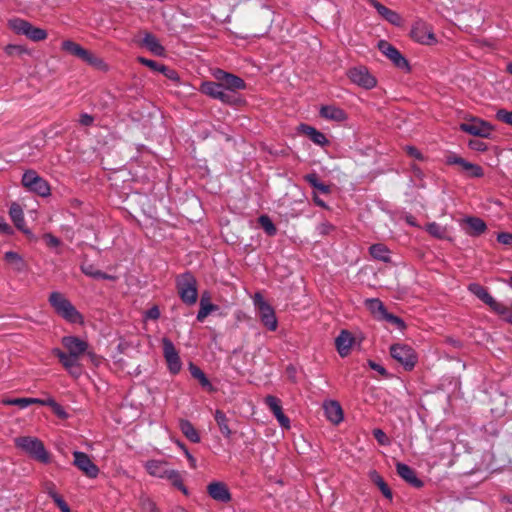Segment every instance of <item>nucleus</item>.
<instances>
[{"label":"nucleus","instance_id":"nucleus-52","mask_svg":"<svg viewBox=\"0 0 512 512\" xmlns=\"http://www.w3.org/2000/svg\"><path fill=\"white\" fill-rule=\"evenodd\" d=\"M445 162L447 165H458L463 168L466 160L455 153H450L446 156Z\"/></svg>","mask_w":512,"mask_h":512},{"label":"nucleus","instance_id":"nucleus-16","mask_svg":"<svg viewBox=\"0 0 512 512\" xmlns=\"http://www.w3.org/2000/svg\"><path fill=\"white\" fill-rule=\"evenodd\" d=\"M208 495L220 503H228L232 496L226 483L222 481H213L207 485Z\"/></svg>","mask_w":512,"mask_h":512},{"label":"nucleus","instance_id":"nucleus-39","mask_svg":"<svg viewBox=\"0 0 512 512\" xmlns=\"http://www.w3.org/2000/svg\"><path fill=\"white\" fill-rule=\"evenodd\" d=\"M189 371H190L191 376L193 378L197 379L203 388H207L210 391L213 390L211 382L206 377L205 373L198 366H196L193 363H190Z\"/></svg>","mask_w":512,"mask_h":512},{"label":"nucleus","instance_id":"nucleus-54","mask_svg":"<svg viewBox=\"0 0 512 512\" xmlns=\"http://www.w3.org/2000/svg\"><path fill=\"white\" fill-rule=\"evenodd\" d=\"M161 73L168 78L169 80H172L174 82H179L180 78L176 70L164 65V67H161Z\"/></svg>","mask_w":512,"mask_h":512},{"label":"nucleus","instance_id":"nucleus-42","mask_svg":"<svg viewBox=\"0 0 512 512\" xmlns=\"http://www.w3.org/2000/svg\"><path fill=\"white\" fill-rule=\"evenodd\" d=\"M411 34L413 38L421 44L430 45L436 41L435 35L431 31L422 34L420 27H414L411 31Z\"/></svg>","mask_w":512,"mask_h":512},{"label":"nucleus","instance_id":"nucleus-21","mask_svg":"<svg viewBox=\"0 0 512 512\" xmlns=\"http://www.w3.org/2000/svg\"><path fill=\"white\" fill-rule=\"evenodd\" d=\"M396 471L397 474L411 486L415 488H422L424 486V482L417 477L415 471L407 464L398 462L396 464Z\"/></svg>","mask_w":512,"mask_h":512},{"label":"nucleus","instance_id":"nucleus-40","mask_svg":"<svg viewBox=\"0 0 512 512\" xmlns=\"http://www.w3.org/2000/svg\"><path fill=\"white\" fill-rule=\"evenodd\" d=\"M171 482V484L180 490L184 495H189L187 487L183 483L182 475L179 471L170 469L167 477L165 478Z\"/></svg>","mask_w":512,"mask_h":512},{"label":"nucleus","instance_id":"nucleus-3","mask_svg":"<svg viewBox=\"0 0 512 512\" xmlns=\"http://www.w3.org/2000/svg\"><path fill=\"white\" fill-rule=\"evenodd\" d=\"M14 442L17 448L21 449L32 459L44 464L50 462V454L40 439L32 436H21L15 438Z\"/></svg>","mask_w":512,"mask_h":512},{"label":"nucleus","instance_id":"nucleus-10","mask_svg":"<svg viewBox=\"0 0 512 512\" xmlns=\"http://www.w3.org/2000/svg\"><path fill=\"white\" fill-rule=\"evenodd\" d=\"M378 49L393 63L396 68L407 73L410 72L411 67L408 60L388 41L380 40L378 42Z\"/></svg>","mask_w":512,"mask_h":512},{"label":"nucleus","instance_id":"nucleus-38","mask_svg":"<svg viewBox=\"0 0 512 512\" xmlns=\"http://www.w3.org/2000/svg\"><path fill=\"white\" fill-rule=\"evenodd\" d=\"M81 271L89 277H92L94 279H104V280H113L114 277L100 271L97 269L93 264L91 263H83L81 265Z\"/></svg>","mask_w":512,"mask_h":512},{"label":"nucleus","instance_id":"nucleus-17","mask_svg":"<svg viewBox=\"0 0 512 512\" xmlns=\"http://www.w3.org/2000/svg\"><path fill=\"white\" fill-rule=\"evenodd\" d=\"M63 347L67 350V354L80 357L87 352L88 342L77 336H64L61 340Z\"/></svg>","mask_w":512,"mask_h":512},{"label":"nucleus","instance_id":"nucleus-62","mask_svg":"<svg viewBox=\"0 0 512 512\" xmlns=\"http://www.w3.org/2000/svg\"><path fill=\"white\" fill-rule=\"evenodd\" d=\"M178 446L183 450L185 456L187 457L189 463H190V466L191 468H196V459L195 457L189 452V450L187 449V447L181 443V442H178Z\"/></svg>","mask_w":512,"mask_h":512},{"label":"nucleus","instance_id":"nucleus-64","mask_svg":"<svg viewBox=\"0 0 512 512\" xmlns=\"http://www.w3.org/2000/svg\"><path fill=\"white\" fill-rule=\"evenodd\" d=\"M304 180L313 188L317 187L318 183L320 182L319 177L315 172L305 175Z\"/></svg>","mask_w":512,"mask_h":512},{"label":"nucleus","instance_id":"nucleus-43","mask_svg":"<svg viewBox=\"0 0 512 512\" xmlns=\"http://www.w3.org/2000/svg\"><path fill=\"white\" fill-rule=\"evenodd\" d=\"M217 309V306L210 303V302H207L204 295L201 297V300H200V309L197 313V320L199 322H203L204 319L213 311H215Z\"/></svg>","mask_w":512,"mask_h":512},{"label":"nucleus","instance_id":"nucleus-60","mask_svg":"<svg viewBox=\"0 0 512 512\" xmlns=\"http://www.w3.org/2000/svg\"><path fill=\"white\" fill-rule=\"evenodd\" d=\"M368 366L372 369V370H375L377 371L381 376L383 377H388V372L387 370L380 364L376 363L375 361L373 360H368Z\"/></svg>","mask_w":512,"mask_h":512},{"label":"nucleus","instance_id":"nucleus-63","mask_svg":"<svg viewBox=\"0 0 512 512\" xmlns=\"http://www.w3.org/2000/svg\"><path fill=\"white\" fill-rule=\"evenodd\" d=\"M145 317L151 320H157L160 317V310L158 306L154 305L145 312Z\"/></svg>","mask_w":512,"mask_h":512},{"label":"nucleus","instance_id":"nucleus-49","mask_svg":"<svg viewBox=\"0 0 512 512\" xmlns=\"http://www.w3.org/2000/svg\"><path fill=\"white\" fill-rule=\"evenodd\" d=\"M381 320H385V321L391 323L399 330H404L406 328V324L403 321V319H401L400 317H398L392 313H389L388 311L384 314V317Z\"/></svg>","mask_w":512,"mask_h":512},{"label":"nucleus","instance_id":"nucleus-56","mask_svg":"<svg viewBox=\"0 0 512 512\" xmlns=\"http://www.w3.org/2000/svg\"><path fill=\"white\" fill-rule=\"evenodd\" d=\"M373 436L380 445H388L389 444V439L383 430L378 429V428L374 429Z\"/></svg>","mask_w":512,"mask_h":512},{"label":"nucleus","instance_id":"nucleus-12","mask_svg":"<svg viewBox=\"0 0 512 512\" xmlns=\"http://www.w3.org/2000/svg\"><path fill=\"white\" fill-rule=\"evenodd\" d=\"M347 76L352 83L366 90L373 89L377 85V79L365 66H357L349 69Z\"/></svg>","mask_w":512,"mask_h":512},{"label":"nucleus","instance_id":"nucleus-36","mask_svg":"<svg viewBox=\"0 0 512 512\" xmlns=\"http://www.w3.org/2000/svg\"><path fill=\"white\" fill-rule=\"evenodd\" d=\"M367 309L378 319H382L387 312L383 302L377 298L367 299L365 301Z\"/></svg>","mask_w":512,"mask_h":512},{"label":"nucleus","instance_id":"nucleus-26","mask_svg":"<svg viewBox=\"0 0 512 512\" xmlns=\"http://www.w3.org/2000/svg\"><path fill=\"white\" fill-rule=\"evenodd\" d=\"M464 222L468 226L466 233L471 237H478L487 230L485 221L479 217L469 216L464 219Z\"/></svg>","mask_w":512,"mask_h":512},{"label":"nucleus","instance_id":"nucleus-44","mask_svg":"<svg viewBox=\"0 0 512 512\" xmlns=\"http://www.w3.org/2000/svg\"><path fill=\"white\" fill-rule=\"evenodd\" d=\"M61 48L63 51H65L71 55H74V56L78 57L79 59L81 58L83 51L85 49L78 43L71 41V40L63 41L61 44Z\"/></svg>","mask_w":512,"mask_h":512},{"label":"nucleus","instance_id":"nucleus-55","mask_svg":"<svg viewBox=\"0 0 512 512\" xmlns=\"http://www.w3.org/2000/svg\"><path fill=\"white\" fill-rule=\"evenodd\" d=\"M335 229V226L328 221H324L317 226L319 235H328Z\"/></svg>","mask_w":512,"mask_h":512},{"label":"nucleus","instance_id":"nucleus-18","mask_svg":"<svg viewBox=\"0 0 512 512\" xmlns=\"http://www.w3.org/2000/svg\"><path fill=\"white\" fill-rule=\"evenodd\" d=\"M264 402L269 407L271 412L274 414V416L276 417L279 424L283 428H286V429L290 428V420L283 413L280 399L273 395H268L265 397Z\"/></svg>","mask_w":512,"mask_h":512},{"label":"nucleus","instance_id":"nucleus-47","mask_svg":"<svg viewBox=\"0 0 512 512\" xmlns=\"http://www.w3.org/2000/svg\"><path fill=\"white\" fill-rule=\"evenodd\" d=\"M426 231L437 239H444L446 237L447 230L436 222H431L426 225Z\"/></svg>","mask_w":512,"mask_h":512},{"label":"nucleus","instance_id":"nucleus-41","mask_svg":"<svg viewBox=\"0 0 512 512\" xmlns=\"http://www.w3.org/2000/svg\"><path fill=\"white\" fill-rule=\"evenodd\" d=\"M370 479L377 485L384 497L387 499H392L391 489L378 472L372 471L370 473Z\"/></svg>","mask_w":512,"mask_h":512},{"label":"nucleus","instance_id":"nucleus-23","mask_svg":"<svg viewBox=\"0 0 512 512\" xmlns=\"http://www.w3.org/2000/svg\"><path fill=\"white\" fill-rule=\"evenodd\" d=\"M369 3L377 10L379 15H381L386 21L395 26L401 25L402 18L397 12L389 9L385 5L378 2L377 0H369Z\"/></svg>","mask_w":512,"mask_h":512},{"label":"nucleus","instance_id":"nucleus-51","mask_svg":"<svg viewBox=\"0 0 512 512\" xmlns=\"http://www.w3.org/2000/svg\"><path fill=\"white\" fill-rule=\"evenodd\" d=\"M495 118L512 127V111H508L506 109H499L496 114Z\"/></svg>","mask_w":512,"mask_h":512},{"label":"nucleus","instance_id":"nucleus-1","mask_svg":"<svg viewBox=\"0 0 512 512\" xmlns=\"http://www.w3.org/2000/svg\"><path fill=\"white\" fill-rule=\"evenodd\" d=\"M468 290L478 299L485 303L494 313L502 317L503 320L512 324V302L511 306H507L497 301L487 290L480 284L472 283L468 286Z\"/></svg>","mask_w":512,"mask_h":512},{"label":"nucleus","instance_id":"nucleus-34","mask_svg":"<svg viewBox=\"0 0 512 512\" xmlns=\"http://www.w3.org/2000/svg\"><path fill=\"white\" fill-rule=\"evenodd\" d=\"M84 62H86L88 65L97 68L102 71L108 70V65L104 62V60L92 52L88 51L87 49H84L83 54L80 58Z\"/></svg>","mask_w":512,"mask_h":512},{"label":"nucleus","instance_id":"nucleus-2","mask_svg":"<svg viewBox=\"0 0 512 512\" xmlns=\"http://www.w3.org/2000/svg\"><path fill=\"white\" fill-rule=\"evenodd\" d=\"M48 301L55 312L65 321L71 324L83 323L84 320L82 314L75 308L71 301L64 296V294L54 291L49 295Z\"/></svg>","mask_w":512,"mask_h":512},{"label":"nucleus","instance_id":"nucleus-50","mask_svg":"<svg viewBox=\"0 0 512 512\" xmlns=\"http://www.w3.org/2000/svg\"><path fill=\"white\" fill-rule=\"evenodd\" d=\"M137 61L140 64L149 67L151 70L156 71V72H160V73H161V67H164V64H161V63H159L157 61H154V60H151V59H147V58L142 57V56H139L137 58Z\"/></svg>","mask_w":512,"mask_h":512},{"label":"nucleus","instance_id":"nucleus-7","mask_svg":"<svg viewBox=\"0 0 512 512\" xmlns=\"http://www.w3.org/2000/svg\"><path fill=\"white\" fill-rule=\"evenodd\" d=\"M8 25L16 34L24 35L34 42L43 41L47 38L46 30L35 27L24 19H11L9 20Z\"/></svg>","mask_w":512,"mask_h":512},{"label":"nucleus","instance_id":"nucleus-59","mask_svg":"<svg viewBox=\"0 0 512 512\" xmlns=\"http://www.w3.org/2000/svg\"><path fill=\"white\" fill-rule=\"evenodd\" d=\"M44 240L47 244V246L51 248H56L61 244V241L56 236L52 235L51 233H46L44 235Z\"/></svg>","mask_w":512,"mask_h":512},{"label":"nucleus","instance_id":"nucleus-25","mask_svg":"<svg viewBox=\"0 0 512 512\" xmlns=\"http://www.w3.org/2000/svg\"><path fill=\"white\" fill-rule=\"evenodd\" d=\"M353 342L354 338L350 332L346 330H342L340 332V334L335 339V345L341 357H346L350 353Z\"/></svg>","mask_w":512,"mask_h":512},{"label":"nucleus","instance_id":"nucleus-58","mask_svg":"<svg viewBox=\"0 0 512 512\" xmlns=\"http://www.w3.org/2000/svg\"><path fill=\"white\" fill-rule=\"evenodd\" d=\"M52 500L62 512H71L68 504L62 498V496L54 495Z\"/></svg>","mask_w":512,"mask_h":512},{"label":"nucleus","instance_id":"nucleus-8","mask_svg":"<svg viewBox=\"0 0 512 512\" xmlns=\"http://www.w3.org/2000/svg\"><path fill=\"white\" fill-rule=\"evenodd\" d=\"M465 122L459 124V130L472 136L489 138L494 131V126L481 118H465Z\"/></svg>","mask_w":512,"mask_h":512},{"label":"nucleus","instance_id":"nucleus-14","mask_svg":"<svg viewBox=\"0 0 512 512\" xmlns=\"http://www.w3.org/2000/svg\"><path fill=\"white\" fill-rule=\"evenodd\" d=\"M73 457V465L86 477L95 479L99 475L100 470L98 466L91 460L88 454L81 451H74Z\"/></svg>","mask_w":512,"mask_h":512},{"label":"nucleus","instance_id":"nucleus-32","mask_svg":"<svg viewBox=\"0 0 512 512\" xmlns=\"http://www.w3.org/2000/svg\"><path fill=\"white\" fill-rule=\"evenodd\" d=\"M42 403L40 398H4L2 404L6 406H17L20 409H25L30 405Z\"/></svg>","mask_w":512,"mask_h":512},{"label":"nucleus","instance_id":"nucleus-29","mask_svg":"<svg viewBox=\"0 0 512 512\" xmlns=\"http://www.w3.org/2000/svg\"><path fill=\"white\" fill-rule=\"evenodd\" d=\"M179 428L189 441L192 443L200 442L201 438L199 432L189 420L181 419L179 421Z\"/></svg>","mask_w":512,"mask_h":512},{"label":"nucleus","instance_id":"nucleus-11","mask_svg":"<svg viewBox=\"0 0 512 512\" xmlns=\"http://www.w3.org/2000/svg\"><path fill=\"white\" fill-rule=\"evenodd\" d=\"M213 76L217 81H220L223 90L237 94L239 90L246 89L245 81L239 76L226 72L222 69H216L213 72Z\"/></svg>","mask_w":512,"mask_h":512},{"label":"nucleus","instance_id":"nucleus-6","mask_svg":"<svg viewBox=\"0 0 512 512\" xmlns=\"http://www.w3.org/2000/svg\"><path fill=\"white\" fill-rule=\"evenodd\" d=\"M21 183L28 191L38 196L48 197L51 194L49 183L39 176L35 170H26L22 175Z\"/></svg>","mask_w":512,"mask_h":512},{"label":"nucleus","instance_id":"nucleus-15","mask_svg":"<svg viewBox=\"0 0 512 512\" xmlns=\"http://www.w3.org/2000/svg\"><path fill=\"white\" fill-rule=\"evenodd\" d=\"M52 353L59 359L60 363L72 377L78 378L81 375L82 370L78 357L67 354L59 348H54Z\"/></svg>","mask_w":512,"mask_h":512},{"label":"nucleus","instance_id":"nucleus-13","mask_svg":"<svg viewBox=\"0 0 512 512\" xmlns=\"http://www.w3.org/2000/svg\"><path fill=\"white\" fill-rule=\"evenodd\" d=\"M162 347L163 356L167 363L169 372L173 375L178 374L182 369V361L180 359L178 350L176 349L173 342L167 337L162 339Z\"/></svg>","mask_w":512,"mask_h":512},{"label":"nucleus","instance_id":"nucleus-35","mask_svg":"<svg viewBox=\"0 0 512 512\" xmlns=\"http://www.w3.org/2000/svg\"><path fill=\"white\" fill-rule=\"evenodd\" d=\"M84 62H86L88 65L97 68L102 71L108 70V65L104 62V60L92 52L88 51L87 49H84L83 54L80 58Z\"/></svg>","mask_w":512,"mask_h":512},{"label":"nucleus","instance_id":"nucleus-37","mask_svg":"<svg viewBox=\"0 0 512 512\" xmlns=\"http://www.w3.org/2000/svg\"><path fill=\"white\" fill-rule=\"evenodd\" d=\"M4 260L9 263L17 272H22L26 268V263L23 258L14 251H7L4 254Z\"/></svg>","mask_w":512,"mask_h":512},{"label":"nucleus","instance_id":"nucleus-9","mask_svg":"<svg viewBox=\"0 0 512 512\" xmlns=\"http://www.w3.org/2000/svg\"><path fill=\"white\" fill-rule=\"evenodd\" d=\"M390 355L407 371H411L418 361L417 353L407 344H393L390 347Z\"/></svg>","mask_w":512,"mask_h":512},{"label":"nucleus","instance_id":"nucleus-22","mask_svg":"<svg viewBox=\"0 0 512 512\" xmlns=\"http://www.w3.org/2000/svg\"><path fill=\"white\" fill-rule=\"evenodd\" d=\"M144 467L149 475L161 479H165L170 471L168 462L164 460H148L145 462Z\"/></svg>","mask_w":512,"mask_h":512},{"label":"nucleus","instance_id":"nucleus-28","mask_svg":"<svg viewBox=\"0 0 512 512\" xmlns=\"http://www.w3.org/2000/svg\"><path fill=\"white\" fill-rule=\"evenodd\" d=\"M141 44L156 56H163L165 54V48L156 36L151 33H145Z\"/></svg>","mask_w":512,"mask_h":512},{"label":"nucleus","instance_id":"nucleus-19","mask_svg":"<svg viewBox=\"0 0 512 512\" xmlns=\"http://www.w3.org/2000/svg\"><path fill=\"white\" fill-rule=\"evenodd\" d=\"M258 310L263 325L270 331H275L277 329L278 322L272 306L267 302H261Z\"/></svg>","mask_w":512,"mask_h":512},{"label":"nucleus","instance_id":"nucleus-20","mask_svg":"<svg viewBox=\"0 0 512 512\" xmlns=\"http://www.w3.org/2000/svg\"><path fill=\"white\" fill-rule=\"evenodd\" d=\"M298 131L306 135L314 144L319 145L321 147L328 146L330 143L324 133L308 124H300L298 127Z\"/></svg>","mask_w":512,"mask_h":512},{"label":"nucleus","instance_id":"nucleus-33","mask_svg":"<svg viewBox=\"0 0 512 512\" xmlns=\"http://www.w3.org/2000/svg\"><path fill=\"white\" fill-rule=\"evenodd\" d=\"M9 215H10V218L13 221L14 225L19 230H24V226H25L24 213H23L22 207L18 203L14 202L11 204V206L9 208Z\"/></svg>","mask_w":512,"mask_h":512},{"label":"nucleus","instance_id":"nucleus-31","mask_svg":"<svg viewBox=\"0 0 512 512\" xmlns=\"http://www.w3.org/2000/svg\"><path fill=\"white\" fill-rule=\"evenodd\" d=\"M214 419L219 427V430L221 434L226 438L229 439L232 436V430L229 427V420L226 416V414L222 411L217 409L214 413Z\"/></svg>","mask_w":512,"mask_h":512},{"label":"nucleus","instance_id":"nucleus-24","mask_svg":"<svg viewBox=\"0 0 512 512\" xmlns=\"http://www.w3.org/2000/svg\"><path fill=\"white\" fill-rule=\"evenodd\" d=\"M327 419L333 424H339L343 420V410L339 402L330 400L323 405Z\"/></svg>","mask_w":512,"mask_h":512},{"label":"nucleus","instance_id":"nucleus-61","mask_svg":"<svg viewBox=\"0 0 512 512\" xmlns=\"http://www.w3.org/2000/svg\"><path fill=\"white\" fill-rule=\"evenodd\" d=\"M5 52L12 56L14 55L15 53H24L26 52V49L23 47V46H20V45H12V44H9L5 47Z\"/></svg>","mask_w":512,"mask_h":512},{"label":"nucleus","instance_id":"nucleus-27","mask_svg":"<svg viewBox=\"0 0 512 512\" xmlns=\"http://www.w3.org/2000/svg\"><path fill=\"white\" fill-rule=\"evenodd\" d=\"M319 114L324 119L333 120L337 122H343L347 119V114L345 113V111L333 105L322 106L320 108Z\"/></svg>","mask_w":512,"mask_h":512},{"label":"nucleus","instance_id":"nucleus-4","mask_svg":"<svg viewBox=\"0 0 512 512\" xmlns=\"http://www.w3.org/2000/svg\"><path fill=\"white\" fill-rule=\"evenodd\" d=\"M200 91L224 104L239 105L243 102V99L238 94L224 91L220 81H205L201 84Z\"/></svg>","mask_w":512,"mask_h":512},{"label":"nucleus","instance_id":"nucleus-53","mask_svg":"<svg viewBox=\"0 0 512 512\" xmlns=\"http://www.w3.org/2000/svg\"><path fill=\"white\" fill-rule=\"evenodd\" d=\"M404 150L407 153V155H409L410 157L415 158L416 160H419V161H424L425 160L424 155L415 146L407 145V146L404 147Z\"/></svg>","mask_w":512,"mask_h":512},{"label":"nucleus","instance_id":"nucleus-45","mask_svg":"<svg viewBox=\"0 0 512 512\" xmlns=\"http://www.w3.org/2000/svg\"><path fill=\"white\" fill-rule=\"evenodd\" d=\"M258 223L265 231L268 236H275L277 233V228L271 218L268 215H261L258 218Z\"/></svg>","mask_w":512,"mask_h":512},{"label":"nucleus","instance_id":"nucleus-46","mask_svg":"<svg viewBox=\"0 0 512 512\" xmlns=\"http://www.w3.org/2000/svg\"><path fill=\"white\" fill-rule=\"evenodd\" d=\"M40 405L52 408L53 412L60 418L67 417V413L64 410V408L59 403H57L55 399L52 397L42 399V403H40Z\"/></svg>","mask_w":512,"mask_h":512},{"label":"nucleus","instance_id":"nucleus-5","mask_svg":"<svg viewBox=\"0 0 512 512\" xmlns=\"http://www.w3.org/2000/svg\"><path fill=\"white\" fill-rule=\"evenodd\" d=\"M178 294L181 300L187 305H193L197 301V281L192 273L181 274L176 281Z\"/></svg>","mask_w":512,"mask_h":512},{"label":"nucleus","instance_id":"nucleus-57","mask_svg":"<svg viewBox=\"0 0 512 512\" xmlns=\"http://www.w3.org/2000/svg\"><path fill=\"white\" fill-rule=\"evenodd\" d=\"M497 241L503 245L512 244V233L511 232H499L496 237Z\"/></svg>","mask_w":512,"mask_h":512},{"label":"nucleus","instance_id":"nucleus-30","mask_svg":"<svg viewBox=\"0 0 512 512\" xmlns=\"http://www.w3.org/2000/svg\"><path fill=\"white\" fill-rule=\"evenodd\" d=\"M369 252L370 255L376 260H380L385 263H389L391 261L390 250L386 245L382 243L371 245L369 248Z\"/></svg>","mask_w":512,"mask_h":512},{"label":"nucleus","instance_id":"nucleus-48","mask_svg":"<svg viewBox=\"0 0 512 512\" xmlns=\"http://www.w3.org/2000/svg\"><path fill=\"white\" fill-rule=\"evenodd\" d=\"M462 170L466 171L468 176L471 178H481L484 176L483 168L477 164L465 162Z\"/></svg>","mask_w":512,"mask_h":512}]
</instances>
